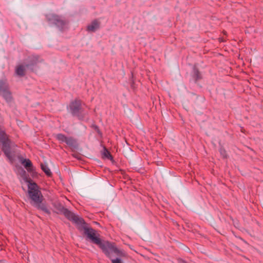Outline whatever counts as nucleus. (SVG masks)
<instances>
[{
    "instance_id": "nucleus-17",
    "label": "nucleus",
    "mask_w": 263,
    "mask_h": 263,
    "mask_svg": "<svg viewBox=\"0 0 263 263\" xmlns=\"http://www.w3.org/2000/svg\"><path fill=\"white\" fill-rule=\"evenodd\" d=\"M7 156L10 160H11L12 158L11 155V151H10V148H5V149L3 150Z\"/></svg>"
},
{
    "instance_id": "nucleus-13",
    "label": "nucleus",
    "mask_w": 263,
    "mask_h": 263,
    "mask_svg": "<svg viewBox=\"0 0 263 263\" xmlns=\"http://www.w3.org/2000/svg\"><path fill=\"white\" fill-rule=\"evenodd\" d=\"M65 143L71 147H75L76 145V141L72 137H67Z\"/></svg>"
},
{
    "instance_id": "nucleus-4",
    "label": "nucleus",
    "mask_w": 263,
    "mask_h": 263,
    "mask_svg": "<svg viewBox=\"0 0 263 263\" xmlns=\"http://www.w3.org/2000/svg\"><path fill=\"white\" fill-rule=\"evenodd\" d=\"M54 208L57 210V213L63 214L67 219L73 222H82L83 221V218L76 215L73 213L65 208L60 203H55Z\"/></svg>"
},
{
    "instance_id": "nucleus-9",
    "label": "nucleus",
    "mask_w": 263,
    "mask_h": 263,
    "mask_svg": "<svg viewBox=\"0 0 263 263\" xmlns=\"http://www.w3.org/2000/svg\"><path fill=\"white\" fill-rule=\"evenodd\" d=\"M28 63L26 64L27 68L31 66H34L38 63L41 62L42 60L38 55H32L28 58Z\"/></svg>"
},
{
    "instance_id": "nucleus-5",
    "label": "nucleus",
    "mask_w": 263,
    "mask_h": 263,
    "mask_svg": "<svg viewBox=\"0 0 263 263\" xmlns=\"http://www.w3.org/2000/svg\"><path fill=\"white\" fill-rule=\"evenodd\" d=\"M46 17L50 23L53 24L61 29L64 28L67 24V21L63 17L55 14H48L46 15Z\"/></svg>"
},
{
    "instance_id": "nucleus-10",
    "label": "nucleus",
    "mask_w": 263,
    "mask_h": 263,
    "mask_svg": "<svg viewBox=\"0 0 263 263\" xmlns=\"http://www.w3.org/2000/svg\"><path fill=\"white\" fill-rule=\"evenodd\" d=\"M22 165L27 169L29 172H33L34 171L32 163L29 159H21L20 160Z\"/></svg>"
},
{
    "instance_id": "nucleus-11",
    "label": "nucleus",
    "mask_w": 263,
    "mask_h": 263,
    "mask_svg": "<svg viewBox=\"0 0 263 263\" xmlns=\"http://www.w3.org/2000/svg\"><path fill=\"white\" fill-rule=\"evenodd\" d=\"M100 27V23L97 21L95 20L92 21L90 24L87 27V31L89 32H95Z\"/></svg>"
},
{
    "instance_id": "nucleus-18",
    "label": "nucleus",
    "mask_w": 263,
    "mask_h": 263,
    "mask_svg": "<svg viewBox=\"0 0 263 263\" xmlns=\"http://www.w3.org/2000/svg\"><path fill=\"white\" fill-rule=\"evenodd\" d=\"M120 257L117 256V258L115 259H112V258L110 259L111 263H123L122 260L120 258Z\"/></svg>"
},
{
    "instance_id": "nucleus-7",
    "label": "nucleus",
    "mask_w": 263,
    "mask_h": 263,
    "mask_svg": "<svg viewBox=\"0 0 263 263\" xmlns=\"http://www.w3.org/2000/svg\"><path fill=\"white\" fill-rule=\"evenodd\" d=\"M0 96H2L7 102L12 100L11 93L9 89V86L6 81H0Z\"/></svg>"
},
{
    "instance_id": "nucleus-14",
    "label": "nucleus",
    "mask_w": 263,
    "mask_h": 263,
    "mask_svg": "<svg viewBox=\"0 0 263 263\" xmlns=\"http://www.w3.org/2000/svg\"><path fill=\"white\" fill-rule=\"evenodd\" d=\"M41 167L42 170L45 172V173L48 176H51V172L48 167V165L46 163H41Z\"/></svg>"
},
{
    "instance_id": "nucleus-20",
    "label": "nucleus",
    "mask_w": 263,
    "mask_h": 263,
    "mask_svg": "<svg viewBox=\"0 0 263 263\" xmlns=\"http://www.w3.org/2000/svg\"><path fill=\"white\" fill-rule=\"evenodd\" d=\"M219 152H220L221 155L222 156V157L223 158H227L226 151L223 148H220Z\"/></svg>"
},
{
    "instance_id": "nucleus-6",
    "label": "nucleus",
    "mask_w": 263,
    "mask_h": 263,
    "mask_svg": "<svg viewBox=\"0 0 263 263\" xmlns=\"http://www.w3.org/2000/svg\"><path fill=\"white\" fill-rule=\"evenodd\" d=\"M69 111L73 116L77 117L79 119H82L83 116L81 115L83 113L81 107V103L79 100H75L69 105Z\"/></svg>"
},
{
    "instance_id": "nucleus-1",
    "label": "nucleus",
    "mask_w": 263,
    "mask_h": 263,
    "mask_svg": "<svg viewBox=\"0 0 263 263\" xmlns=\"http://www.w3.org/2000/svg\"><path fill=\"white\" fill-rule=\"evenodd\" d=\"M22 177L26 182L28 183V193L31 199V204L37 209L50 214V211L47 209L46 205L42 202L43 197L41 191L39 190L37 185L30 180L27 177L26 171L23 170H22Z\"/></svg>"
},
{
    "instance_id": "nucleus-16",
    "label": "nucleus",
    "mask_w": 263,
    "mask_h": 263,
    "mask_svg": "<svg viewBox=\"0 0 263 263\" xmlns=\"http://www.w3.org/2000/svg\"><path fill=\"white\" fill-rule=\"evenodd\" d=\"M193 72H194L193 77L195 78L196 81H197L201 78L200 73H199L198 70L195 67H194Z\"/></svg>"
},
{
    "instance_id": "nucleus-2",
    "label": "nucleus",
    "mask_w": 263,
    "mask_h": 263,
    "mask_svg": "<svg viewBox=\"0 0 263 263\" xmlns=\"http://www.w3.org/2000/svg\"><path fill=\"white\" fill-rule=\"evenodd\" d=\"M99 246L110 259L115 256L118 257H126L127 256V254L124 251L118 249L114 245V243L109 241H101Z\"/></svg>"
},
{
    "instance_id": "nucleus-3",
    "label": "nucleus",
    "mask_w": 263,
    "mask_h": 263,
    "mask_svg": "<svg viewBox=\"0 0 263 263\" xmlns=\"http://www.w3.org/2000/svg\"><path fill=\"white\" fill-rule=\"evenodd\" d=\"M78 224H81L83 229H84V233L86 235L87 237L90 239L91 242L99 245L101 242V239L99 237V235L96 233V231L91 228L88 227L87 223L83 221L82 222H74Z\"/></svg>"
},
{
    "instance_id": "nucleus-8",
    "label": "nucleus",
    "mask_w": 263,
    "mask_h": 263,
    "mask_svg": "<svg viewBox=\"0 0 263 263\" xmlns=\"http://www.w3.org/2000/svg\"><path fill=\"white\" fill-rule=\"evenodd\" d=\"M0 142L2 143L3 145V150L5 148H9L10 147V142L8 140L7 136L4 132L0 128Z\"/></svg>"
},
{
    "instance_id": "nucleus-15",
    "label": "nucleus",
    "mask_w": 263,
    "mask_h": 263,
    "mask_svg": "<svg viewBox=\"0 0 263 263\" xmlns=\"http://www.w3.org/2000/svg\"><path fill=\"white\" fill-rule=\"evenodd\" d=\"M56 138L61 142H65L67 137L62 134H58L55 135Z\"/></svg>"
},
{
    "instance_id": "nucleus-19",
    "label": "nucleus",
    "mask_w": 263,
    "mask_h": 263,
    "mask_svg": "<svg viewBox=\"0 0 263 263\" xmlns=\"http://www.w3.org/2000/svg\"><path fill=\"white\" fill-rule=\"evenodd\" d=\"M103 155L105 157L107 158H110L111 157L109 152L106 148L104 149Z\"/></svg>"
},
{
    "instance_id": "nucleus-12",
    "label": "nucleus",
    "mask_w": 263,
    "mask_h": 263,
    "mask_svg": "<svg viewBox=\"0 0 263 263\" xmlns=\"http://www.w3.org/2000/svg\"><path fill=\"white\" fill-rule=\"evenodd\" d=\"M25 67H27L25 65H20L17 66L15 70V72L17 75L19 76H23L25 75Z\"/></svg>"
}]
</instances>
